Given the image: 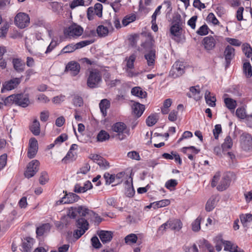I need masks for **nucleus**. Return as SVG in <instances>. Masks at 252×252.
<instances>
[{"label":"nucleus","mask_w":252,"mask_h":252,"mask_svg":"<svg viewBox=\"0 0 252 252\" xmlns=\"http://www.w3.org/2000/svg\"><path fill=\"white\" fill-rule=\"evenodd\" d=\"M221 132V126L220 125H216L213 129V134L215 139H217L219 134Z\"/></svg>","instance_id":"obj_64"},{"label":"nucleus","mask_w":252,"mask_h":252,"mask_svg":"<svg viewBox=\"0 0 252 252\" xmlns=\"http://www.w3.org/2000/svg\"><path fill=\"white\" fill-rule=\"evenodd\" d=\"M127 157L132 159L139 160L140 157L138 152L136 151H131L127 153Z\"/></svg>","instance_id":"obj_61"},{"label":"nucleus","mask_w":252,"mask_h":252,"mask_svg":"<svg viewBox=\"0 0 252 252\" xmlns=\"http://www.w3.org/2000/svg\"><path fill=\"white\" fill-rule=\"evenodd\" d=\"M30 18L28 14L20 12L15 16L14 23L15 25L20 29H24L28 27L30 24Z\"/></svg>","instance_id":"obj_5"},{"label":"nucleus","mask_w":252,"mask_h":252,"mask_svg":"<svg viewBox=\"0 0 252 252\" xmlns=\"http://www.w3.org/2000/svg\"><path fill=\"white\" fill-rule=\"evenodd\" d=\"M49 223H44L41 226L37 227L36 230V233L38 236H42L45 233L48 232L50 230Z\"/></svg>","instance_id":"obj_26"},{"label":"nucleus","mask_w":252,"mask_h":252,"mask_svg":"<svg viewBox=\"0 0 252 252\" xmlns=\"http://www.w3.org/2000/svg\"><path fill=\"white\" fill-rule=\"evenodd\" d=\"M112 130L118 133L119 139L122 140L126 138V135H128L129 129L125 124L123 122H117L114 124L112 127Z\"/></svg>","instance_id":"obj_4"},{"label":"nucleus","mask_w":252,"mask_h":252,"mask_svg":"<svg viewBox=\"0 0 252 252\" xmlns=\"http://www.w3.org/2000/svg\"><path fill=\"white\" fill-rule=\"evenodd\" d=\"M28 95H22V96L15 97V104L22 107H26L30 104Z\"/></svg>","instance_id":"obj_20"},{"label":"nucleus","mask_w":252,"mask_h":252,"mask_svg":"<svg viewBox=\"0 0 252 252\" xmlns=\"http://www.w3.org/2000/svg\"><path fill=\"white\" fill-rule=\"evenodd\" d=\"M206 103L210 107L216 106V98L214 95H205Z\"/></svg>","instance_id":"obj_42"},{"label":"nucleus","mask_w":252,"mask_h":252,"mask_svg":"<svg viewBox=\"0 0 252 252\" xmlns=\"http://www.w3.org/2000/svg\"><path fill=\"white\" fill-rule=\"evenodd\" d=\"M109 134L105 130H101L97 135V140L99 142H103L109 139Z\"/></svg>","instance_id":"obj_35"},{"label":"nucleus","mask_w":252,"mask_h":252,"mask_svg":"<svg viewBox=\"0 0 252 252\" xmlns=\"http://www.w3.org/2000/svg\"><path fill=\"white\" fill-rule=\"evenodd\" d=\"M99 162L97 163L101 169L105 170L110 167L109 163L103 158H100Z\"/></svg>","instance_id":"obj_47"},{"label":"nucleus","mask_w":252,"mask_h":252,"mask_svg":"<svg viewBox=\"0 0 252 252\" xmlns=\"http://www.w3.org/2000/svg\"><path fill=\"white\" fill-rule=\"evenodd\" d=\"M34 243V239L30 237L27 238L22 243L23 252H31Z\"/></svg>","instance_id":"obj_22"},{"label":"nucleus","mask_w":252,"mask_h":252,"mask_svg":"<svg viewBox=\"0 0 252 252\" xmlns=\"http://www.w3.org/2000/svg\"><path fill=\"white\" fill-rule=\"evenodd\" d=\"M137 240V236L135 234H130L127 235L125 238V243L127 244L135 243Z\"/></svg>","instance_id":"obj_39"},{"label":"nucleus","mask_w":252,"mask_h":252,"mask_svg":"<svg viewBox=\"0 0 252 252\" xmlns=\"http://www.w3.org/2000/svg\"><path fill=\"white\" fill-rule=\"evenodd\" d=\"M226 41L231 45L238 47L241 45V42L237 39L227 37L226 38Z\"/></svg>","instance_id":"obj_59"},{"label":"nucleus","mask_w":252,"mask_h":252,"mask_svg":"<svg viewBox=\"0 0 252 252\" xmlns=\"http://www.w3.org/2000/svg\"><path fill=\"white\" fill-rule=\"evenodd\" d=\"M136 19L135 15H132L129 16H126L124 18L122 21V24L124 26H126L129 23L134 21Z\"/></svg>","instance_id":"obj_50"},{"label":"nucleus","mask_w":252,"mask_h":252,"mask_svg":"<svg viewBox=\"0 0 252 252\" xmlns=\"http://www.w3.org/2000/svg\"><path fill=\"white\" fill-rule=\"evenodd\" d=\"M132 113L137 117H140L145 110L144 105L138 102H134L132 105Z\"/></svg>","instance_id":"obj_19"},{"label":"nucleus","mask_w":252,"mask_h":252,"mask_svg":"<svg viewBox=\"0 0 252 252\" xmlns=\"http://www.w3.org/2000/svg\"><path fill=\"white\" fill-rule=\"evenodd\" d=\"M103 178L105 179L106 185H110L115 181V176L107 172L104 173Z\"/></svg>","instance_id":"obj_41"},{"label":"nucleus","mask_w":252,"mask_h":252,"mask_svg":"<svg viewBox=\"0 0 252 252\" xmlns=\"http://www.w3.org/2000/svg\"><path fill=\"white\" fill-rule=\"evenodd\" d=\"M224 102L225 106L231 112H234L237 106V102L235 100L230 98L226 97L224 99Z\"/></svg>","instance_id":"obj_25"},{"label":"nucleus","mask_w":252,"mask_h":252,"mask_svg":"<svg viewBox=\"0 0 252 252\" xmlns=\"http://www.w3.org/2000/svg\"><path fill=\"white\" fill-rule=\"evenodd\" d=\"M233 145V141L229 135H227L224 140V142L221 145L223 151H227L231 149Z\"/></svg>","instance_id":"obj_30"},{"label":"nucleus","mask_w":252,"mask_h":252,"mask_svg":"<svg viewBox=\"0 0 252 252\" xmlns=\"http://www.w3.org/2000/svg\"><path fill=\"white\" fill-rule=\"evenodd\" d=\"M49 180L48 176L46 172H42L41 173L39 179V182L41 185H45L48 182Z\"/></svg>","instance_id":"obj_54"},{"label":"nucleus","mask_w":252,"mask_h":252,"mask_svg":"<svg viewBox=\"0 0 252 252\" xmlns=\"http://www.w3.org/2000/svg\"><path fill=\"white\" fill-rule=\"evenodd\" d=\"M217 203L216 198L211 197L207 202L205 209L207 212H210L215 208Z\"/></svg>","instance_id":"obj_32"},{"label":"nucleus","mask_w":252,"mask_h":252,"mask_svg":"<svg viewBox=\"0 0 252 252\" xmlns=\"http://www.w3.org/2000/svg\"><path fill=\"white\" fill-rule=\"evenodd\" d=\"M216 42L215 38L212 36H208L204 38L203 44L207 50H211L215 47Z\"/></svg>","instance_id":"obj_18"},{"label":"nucleus","mask_w":252,"mask_h":252,"mask_svg":"<svg viewBox=\"0 0 252 252\" xmlns=\"http://www.w3.org/2000/svg\"><path fill=\"white\" fill-rule=\"evenodd\" d=\"M144 56L147 60L148 66H153L155 62L156 51L155 50H151L148 53L146 54Z\"/></svg>","instance_id":"obj_23"},{"label":"nucleus","mask_w":252,"mask_h":252,"mask_svg":"<svg viewBox=\"0 0 252 252\" xmlns=\"http://www.w3.org/2000/svg\"><path fill=\"white\" fill-rule=\"evenodd\" d=\"M181 19V17L180 15L177 16V21H175V23L170 28V32L175 36H179L181 34L182 28L180 25Z\"/></svg>","instance_id":"obj_16"},{"label":"nucleus","mask_w":252,"mask_h":252,"mask_svg":"<svg viewBox=\"0 0 252 252\" xmlns=\"http://www.w3.org/2000/svg\"><path fill=\"white\" fill-rule=\"evenodd\" d=\"M221 242L224 245V250L225 251L232 252L233 250V249H234L236 246V245H233L230 241L221 240Z\"/></svg>","instance_id":"obj_40"},{"label":"nucleus","mask_w":252,"mask_h":252,"mask_svg":"<svg viewBox=\"0 0 252 252\" xmlns=\"http://www.w3.org/2000/svg\"><path fill=\"white\" fill-rule=\"evenodd\" d=\"M201 220V218L200 216H199L192 223V229L193 231L197 232L200 229V223Z\"/></svg>","instance_id":"obj_43"},{"label":"nucleus","mask_w":252,"mask_h":252,"mask_svg":"<svg viewBox=\"0 0 252 252\" xmlns=\"http://www.w3.org/2000/svg\"><path fill=\"white\" fill-rule=\"evenodd\" d=\"M236 175L232 172H227L223 174V176L220 181L217 189L219 191H223L226 189L230 185L232 181L235 180Z\"/></svg>","instance_id":"obj_3"},{"label":"nucleus","mask_w":252,"mask_h":252,"mask_svg":"<svg viewBox=\"0 0 252 252\" xmlns=\"http://www.w3.org/2000/svg\"><path fill=\"white\" fill-rule=\"evenodd\" d=\"M20 96H22V95H8L4 100V104L8 105L13 103L15 104V97Z\"/></svg>","instance_id":"obj_53"},{"label":"nucleus","mask_w":252,"mask_h":252,"mask_svg":"<svg viewBox=\"0 0 252 252\" xmlns=\"http://www.w3.org/2000/svg\"><path fill=\"white\" fill-rule=\"evenodd\" d=\"M241 143L245 150L252 149V137L251 134L243 133L241 136Z\"/></svg>","instance_id":"obj_13"},{"label":"nucleus","mask_w":252,"mask_h":252,"mask_svg":"<svg viewBox=\"0 0 252 252\" xmlns=\"http://www.w3.org/2000/svg\"><path fill=\"white\" fill-rule=\"evenodd\" d=\"M96 32L99 37H105L108 35L109 30L108 27L99 25L97 27Z\"/></svg>","instance_id":"obj_33"},{"label":"nucleus","mask_w":252,"mask_h":252,"mask_svg":"<svg viewBox=\"0 0 252 252\" xmlns=\"http://www.w3.org/2000/svg\"><path fill=\"white\" fill-rule=\"evenodd\" d=\"M49 117V112L48 110H44L40 112V120L41 121L45 122L47 121Z\"/></svg>","instance_id":"obj_58"},{"label":"nucleus","mask_w":252,"mask_h":252,"mask_svg":"<svg viewBox=\"0 0 252 252\" xmlns=\"http://www.w3.org/2000/svg\"><path fill=\"white\" fill-rule=\"evenodd\" d=\"M177 181L175 179H170L168 180L165 184V187L166 189L170 190H172L177 185Z\"/></svg>","instance_id":"obj_44"},{"label":"nucleus","mask_w":252,"mask_h":252,"mask_svg":"<svg viewBox=\"0 0 252 252\" xmlns=\"http://www.w3.org/2000/svg\"><path fill=\"white\" fill-rule=\"evenodd\" d=\"M73 104L76 107H81L83 104V100L80 95H75L73 99Z\"/></svg>","instance_id":"obj_51"},{"label":"nucleus","mask_w":252,"mask_h":252,"mask_svg":"<svg viewBox=\"0 0 252 252\" xmlns=\"http://www.w3.org/2000/svg\"><path fill=\"white\" fill-rule=\"evenodd\" d=\"M136 58L135 54H132L128 58L126 59V68H133L134 67V62Z\"/></svg>","instance_id":"obj_37"},{"label":"nucleus","mask_w":252,"mask_h":252,"mask_svg":"<svg viewBox=\"0 0 252 252\" xmlns=\"http://www.w3.org/2000/svg\"><path fill=\"white\" fill-rule=\"evenodd\" d=\"M224 56L226 62L225 67H227L230 64L231 60L234 58L235 56V49L232 46L227 45L224 51Z\"/></svg>","instance_id":"obj_12"},{"label":"nucleus","mask_w":252,"mask_h":252,"mask_svg":"<svg viewBox=\"0 0 252 252\" xmlns=\"http://www.w3.org/2000/svg\"><path fill=\"white\" fill-rule=\"evenodd\" d=\"M76 50L75 44H70L65 46L61 51L62 53H69Z\"/></svg>","instance_id":"obj_49"},{"label":"nucleus","mask_w":252,"mask_h":252,"mask_svg":"<svg viewBox=\"0 0 252 252\" xmlns=\"http://www.w3.org/2000/svg\"><path fill=\"white\" fill-rule=\"evenodd\" d=\"M97 234L103 244L110 242L113 236V233L112 231L107 230H98L97 232Z\"/></svg>","instance_id":"obj_14"},{"label":"nucleus","mask_w":252,"mask_h":252,"mask_svg":"<svg viewBox=\"0 0 252 252\" xmlns=\"http://www.w3.org/2000/svg\"><path fill=\"white\" fill-rule=\"evenodd\" d=\"M65 69L68 71H69L72 76H76L80 72V66L77 62L72 61L68 63Z\"/></svg>","instance_id":"obj_15"},{"label":"nucleus","mask_w":252,"mask_h":252,"mask_svg":"<svg viewBox=\"0 0 252 252\" xmlns=\"http://www.w3.org/2000/svg\"><path fill=\"white\" fill-rule=\"evenodd\" d=\"M243 70L246 77L250 78L252 76V66L249 62H245L243 63Z\"/></svg>","instance_id":"obj_31"},{"label":"nucleus","mask_w":252,"mask_h":252,"mask_svg":"<svg viewBox=\"0 0 252 252\" xmlns=\"http://www.w3.org/2000/svg\"><path fill=\"white\" fill-rule=\"evenodd\" d=\"M77 147H78L77 145H76L75 144H72L71 146L69 151L67 153V154L65 156V157L63 158V160H66L67 159H69L71 158V156L73 157V154L72 153L71 151L72 150H74L77 149Z\"/></svg>","instance_id":"obj_55"},{"label":"nucleus","mask_w":252,"mask_h":252,"mask_svg":"<svg viewBox=\"0 0 252 252\" xmlns=\"http://www.w3.org/2000/svg\"><path fill=\"white\" fill-rule=\"evenodd\" d=\"M147 94L146 92H143L142 88L140 87H135L131 89V94Z\"/></svg>","instance_id":"obj_62"},{"label":"nucleus","mask_w":252,"mask_h":252,"mask_svg":"<svg viewBox=\"0 0 252 252\" xmlns=\"http://www.w3.org/2000/svg\"><path fill=\"white\" fill-rule=\"evenodd\" d=\"M83 29L79 25L73 24L65 30L64 34L69 37H78L82 35Z\"/></svg>","instance_id":"obj_9"},{"label":"nucleus","mask_w":252,"mask_h":252,"mask_svg":"<svg viewBox=\"0 0 252 252\" xmlns=\"http://www.w3.org/2000/svg\"><path fill=\"white\" fill-rule=\"evenodd\" d=\"M84 5V0H73L70 4V7L74 9L78 6H83Z\"/></svg>","instance_id":"obj_60"},{"label":"nucleus","mask_w":252,"mask_h":252,"mask_svg":"<svg viewBox=\"0 0 252 252\" xmlns=\"http://www.w3.org/2000/svg\"><path fill=\"white\" fill-rule=\"evenodd\" d=\"M241 223L245 227H248V223L252 221V215L251 214H241L240 215Z\"/></svg>","instance_id":"obj_28"},{"label":"nucleus","mask_w":252,"mask_h":252,"mask_svg":"<svg viewBox=\"0 0 252 252\" xmlns=\"http://www.w3.org/2000/svg\"><path fill=\"white\" fill-rule=\"evenodd\" d=\"M90 210L85 206H79L70 207L67 211V215L70 218L75 219L77 216L79 217L76 221L78 229L74 230L73 233V236L76 239L81 237L89 229L87 218Z\"/></svg>","instance_id":"obj_1"},{"label":"nucleus","mask_w":252,"mask_h":252,"mask_svg":"<svg viewBox=\"0 0 252 252\" xmlns=\"http://www.w3.org/2000/svg\"><path fill=\"white\" fill-rule=\"evenodd\" d=\"M242 50L247 57L249 58L252 55V48L249 44H244L242 46Z\"/></svg>","instance_id":"obj_45"},{"label":"nucleus","mask_w":252,"mask_h":252,"mask_svg":"<svg viewBox=\"0 0 252 252\" xmlns=\"http://www.w3.org/2000/svg\"><path fill=\"white\" fill-rule=\"evenodd\" d=\"M91 243L93 247L95 249H99L102 247L98 238L96 236H94L91 238Z\"/></svg>","instance_id":"obj_52"},{"label":"nucleus","mask_w":252,"mask_h":252,"mask_svg":"<svg viewBox=\"0 0 252 252\" xmlns=\"http://www.w3.org/2000/svg\"><path fill=\"white\" fill-rule=\"evenodd\" d=\"M79 199V196L75 193L70 192L66 194L65 196L63 197L60 201L61 203H73L77 201Z\"/></svg>","instance_id":"obj_17"},{"label":"nucleus","mask_w":252,"mask_h":252,"mask_svg":"<svg viewBox=\"0 0 252 252\" xmlns=\"http://www.w3.org/2000/svg\"><path fill=\"white\" fill-rule=\"evenodd\" d=\"M185 66L183 62L177 61L173 65L170 74L174 78L181 76L185 72Z\"/></svg>","instance_id":"obj_8"},{"label":"nucleus","mask_w":252,"mask_h":252,"mask_svg":"<svg viewBox=\"0 0 252 252\" xmlns=\"http://www.w3.org/2000/svg\"><path fill=\"white\" fill-rule=\"evenodd\" d=\"M38 150L37 141L35 138H31L29 141V147L28 151V157L30 158H33Z\"/></svg>","instance_id":"obj_10"},{"label":"nucleus","mask_w":252,"mask_h":252,"mask_svg":"<svg viewBox=\"0 0 252 252\" xmlns=\"http://www.w3.org/2000/svg\"><path fill=\"white\" fill-rule=\"evenodd\" d=\"M30 130L35 136L38 135L40 132V125L37 119L34 120L30 126Z\"/></svg>","instance_id":"obj_27"},{"label":"nucleus","mask_w":252,"mask_h":252,"mask_svg":"<svg viewBox=\"0 0 252 252\" xmlns=\"http://www.w3.org/2000/svg\"><path fill=\"white\" fill-rule=\"evenodd\" d=\"M236 115L240 119H244L246 118V110L243 107H239L236 109Z\"/></svg>","instance_id":"obj_46"},{"label":"nucleus","mask_w":252,"mask_h":252,"mask_svg":"<svg viewBox=\"0 0 252 252\" xmlns=\"http://www.w3.org/2000/svg\"><path fill=\"white\" fill-rule=\"evenodd\" d=\"M107 203L108 205L114 208H118L119 203L114 197H110L107 199Z\"/></svg>","instance_id":"obj_57"},{"label":"nucleus","mask_w":252,"mask_h":252,"mask_svg":"<svg viewBox=\"0 0 252 252\" xmlns=\"http://www.w3.org/2000/svg\"><path fill=\"white\" fill-rule=\"evenodd\" d=\"M110 106V103L108 100L106 99H102L99 103V107L100 111L103 117L107 115V110Z\"/></svg>","instance_id":"obj_29"},{"label":"nucleus","mask_w":252,"mask_h":252,"mask_svg":"<svg viewBox=\"0 0 252 252\" xmlns=\"http://www.w3.org/2000/svg\"><path fill=\"white\" fill-rule=\"evenodd\" d=\"M87 76V85L90 88L93 89L98 87L102 81L101 73L96 69L89 70Z\"/></svg>","instance_id":"obj_2"},{"label":"nucleus","mask_w":252,"mask_h":252,"mask_svg":"<svg viewBox=\"0 0 252 252\" xmlns=\"http://www.w3.org/2000/svg\"><path fill=\"white\" fill-rule=\"evenodd\" d=\"M158 120V119L156 114H152L146 119V122L147 125L149 126H152L156 124Z\"/></svg>","instance_id":"obj_38"},{"label":"nucleus","mask_w":252,"mask_h":252,"mask_svg":"<svg viewBox=\"0 0 252 252\" xmlns=\"http://www.w3.org/2000/svg\"><path fill=\"white\" fill-rule=\"evenodd\" d=\"M21 80L19 78H15L5 82L1 89V93H4L6 91H11L15 89L20 83Z\"/></svg>","instance_id":"obj_11"},{"label":"nucleus","mask_w":252,"mask_h":252,"mask_svg":"<svg viewBox=\"0 0 252 252\" xmlns=\"http://www.w3.org/2000/svg\"><path fill=\"white\" fill-rule=\"evenodd\" d=\"M172 101L170 98L165 99L163 102V107L161 108V113L166 114L169 112L168 108L171 105Z\"/></svg>","instance_id":"obj_36"},{"label":"nucleus","mask_w":252,"mask_h":252,"mask_svg":"<svg viewBox=\"0 0 252 252\" xmlns=\"http://www.w3.org/2000/svg\"><path fill=\"white\" fill-rule=\"evenodd\" d=\"M196 32L200 35H207L209 32V28L206 24H204L199 28Z\"/></svg>","instance_id":"obj_48"},{"label":"nucleus","mask_w":252,"mask_h":252,"mask_svg":"<svg viewBox=\"0 0 252 252\" xmlns=\"http://www.w3.org/2000/svg\"><path fill=\"white\" fill-rule=\"evenodd\" d=\"M168 228L171 230L179 231L182 227V223L179 220H172L167 221Z\"/></svg>","instance_id":"obj_24"},{"label":"nucleus","mask_w":252,"mask_h":252,"mask_svg":"<svg viewBox=\"0 0 252 252\" xmlns=\"http://www.w3.org/2000/svg\"><path fill=\"white\" fill-rule=\"evenodd\" d=\"M12 63L14 69L18 72L24 71L25 69V63L21 59L18 58L13 59Z\"/></svg>","instance_id":"obj_21"},{"label":"nucleus","mask_w":252,"mask_h":252,"mask_svg":"<svg viewBox=\"0 0 252 252\" xmlns=\"http://www.w3.org/2000/svg\"><path fill=\"white\" fill-rule=\"evenodd\" d=\"M170 203L168 199H163L158 201L153 202L154 209H156L159 208L164 207L168 206Z\"/></svg>","instance_id":"obj_34"},{"label":"nucleus","mask_w":252,"mask_h":252,"mask_svg":"<svg viewBox=\"0 0 252 252\" xmlns=\"http://www.w3.org/2000/svg\"><path fill=\"white\" fill-rule=\"evenodd\" d=\"M93 43L91 40H84L77 43L75 44L76 49H80Z\"/></svg>","instance_id":"obj_56"},{"label":"nucleus","mask_w":252,"mask_h":252,"mask_svg":"<svg viewBox=\"0 0 252 252\" xmlns=\"http://www.w3.org/2000/svg\"><path fill=\"white\" fill-rule=\"evenodd\" d=\"M102 5L100 3H96L94 7H90L87 9V18L89 20L94 19L95 16L101 17L102 16Z\"/></svg>","instance_id":"obj_6"},{"label":"nucleus","mask_w":252,"mask_h":252,"mask_svg":"<svg viewBox=\"0 0 252 252\" xmlns=\"http://www.w3.org/2000/svg\"><path fill=\"white\" fill-rule=\"evenodd\" d=\"M67 139V135L66 134L63 133L58 136L54 141V143L57 144L58 143H62L66 140Z\"/></svg>","instance_id":"obj_63"},{"label":"nucleus","mask_w":252,"mask_h":252,"mask_svg":"<svg viewBox=\"0 0 252 252\" xmlns=\"http://www.w3.org/2000/svg\"><path fill=\"white\" fill-rule=\"evenodd\" d=\"M39 164V161L36 159L29 162L27 170L24 173L25 176L28 178L33 177L38 171Z\"/></svg>","instance_id":"obj_7"}]
</instances>
